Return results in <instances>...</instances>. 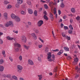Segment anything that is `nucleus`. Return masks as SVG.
<instances>
[{
  "mask_svg": "<svg viewBox=\"0 0 80 80\" xmlns=\"http://www.w3.org/2000/svg\"><path fill=\"white\" fill-rule=\"evenodd\" d=\"M28 12L29 14H32L33 13V11L30 8H28Z\"/></svg>",
  "mask_w": 80,
  "mask_h": 80,
  "instance_id": "1a4fd4ad",
  "label": "nucleus"
},
{
  "mask_svg": "<svg viewBox=\"0 0 80 80\" xmlns=\"http://www.w3.org/2000/svg\"><path fill=\"white\" fill-rule=\"evenodd\" d=\"M19 50V49L18 48H17L15 49V52H18V51Z\"/></svg>",
  "mask_w": 80,
  "mask_h": 80,
  "instance_id": "72a5a7b5",
  "label": "nucleus"
},
{
  "mask_svg": "<svg viewBox=\"0 0 80 80\" xmlns=\"http://www.w3.org/2000/svg\"><path fill=\"white\" fill-rule=\"evenodd\" d=\"M52 51H53V52H58V51H59V50L58 49H57L55 50H52Z\"/></svg>",
  "mask_w": 80,
  "mask_h": 80,
  "instance_id": "79ce46f5",
  "label": "nucleus"
},
{
  "mask_svg": "<svg viewBox=\"0 0 80 80\" xmlns=\"http://www.w3.org/2000/svg\"><path fill=\"white\" fill-rule=\"evenodd\" d=\"M58 12L59 15H60V14L62 13V12H61V11H60V10H58Z\"/></svg>",
  "mask_w": 80,
  "mask_h": 80,
  "instance_id": "49530a36",
  "label": "nucleus"
},
{
  "mask_svg": "<svg viewBox=\"0 0 80 80\" xmlns=\"http://www.w3.org/2000/svg\"><path fill=\"white\" fill-rule=\"evenodd\" d=\"M49 75H53V74L52 72H50L49 74Z\"/></svg>",
  "mask_w": 80,
  "mask_h": 80,
  "instance_id": "338daca9",
  "label": "nucleus"
},
{
  "mask_svg": "<svg viewBox=\"0 0 80 80\" xmlns=\"http://www.w3.org/2000/svg\"><path fill=\"white\" fill-rule=\"evenodd\" d=\"M45 15H47V13L46 12V11H45L44 12Z\"/></svg>",
  "mask_w": 80,
  "mask_h": 80,
  "instance_id": "6e6d98bb",
  "label": "nucleus"
},
{
  "mask_svg": "<svg viewBox=\"0 0 80 80\" xmlns=\"http://www.w3.org/2000/svg\"><path fill=\"white\" fill-rule=\"evenodd\" d=\"M8 15V14L7 13H5L4 14V17H5V18H7Z\"/></svg>",
  "mask_w": 80,
  "mask_h": 80,
  "instance_id": "a878e982",
  "label": "nucleus"
},
{
  "mask_svg": "<svg viewBox=\"0 0 80 80\" xmlns=\"http://www.w3.org/2000/svg\"><path fill=\"white\" fill-rule=\"evenodd\" d=\"M41 2H42V3H45L46 2L45 1L42 0H41Z\"/></svg>",
  "mask_w": 80,
  "mask_h": 80,
  "instance_id": "680f3d73",
  "label": "nucleus"
},
{
  "mask_svg": "<svg viewBox=\"0 0 80 80\" xmlns=\"http://www.w3.org/2000/svg\"><path fill=\"white\" fill-rule=\"evenodd\" d=\"M11 25H13L12 22L9 21L5 24V26L6 27H9V26H10Z\"/></svg>",
  "mask_w": 80,
  "mask_h": 80,
  "instance_id": "7ed1b4c3",
  "label": "nucleus"
},
{
  "mask_svg": "<svg viewBox=\"0 0 80 80\" xmlns=\"http://www.w3.org/2000/svg\"><path fill=\"white\" fill-rule=\"evenodd\" d=\"M45 51L46 53H47L48 52V48H46L45 49Z\"/></svg>",
  "mask_w": 80,
  "mask_h": 80,
  "instance_id": "c9c22d12",
  "label": "nucleus"
},
{
  "mask_svg": "<svg viewBox=\"0 0 80 80\" xmlns=\"http://www.w3.org/2000/svg\"><path fill=\"white\" fill-rule=\"evenodd\" d=\"M67 59L68 60H70V56H68V57L67 58Z\"/></svg>",
  "mask_w": 80,
  "mask_h": 80,
  "instance_id": "864d4df0",
  "label": "nucleus"
},
{
  "mask_svg": "<svg viewBox=\"0 0 80 80\" xmlns=\"http://www.w3.org/2000/svg\"><path fill=\"white\" fill-rule=\"evenodd\" d=\"M57 68L56 67L54 70L53 72H57Z\"/></svg>",
  "mask_w": 80,
  "mask_h": 80,
  "instance_id": "ea45409f",
  "label": "nucleus"
},
{
  "mask_svg": "<svg viewBox=\"0 0 80 80\" xmlns=\"http://www.w3.org/2000/svg\"><path fill=\"white\" fill-rule=\"evenodd\" d=\"M63 24L62 23L61 24V28H63Z\"/></svg>",
  "mask_w": 80,
  "mask_h": 80,
  "instance_id": "4d7b16f0",
  "label": "nucleus"
},
{
  "mask_svg": "<svg viewBox=\"0 0 80 80\" xmlns=\"http://www.w3.org/2000/svg\"><path fill=\"white\" fill-rule=\"evenodd\" d=\"M80 18L78 16L76 18V20H80Z\"/></svg>",
  "mask_w": 80,
  "mask_h": 80,
  "instance_id": "603ef678",
  "label": "nucleus"
},
{
  "mask_svg": "<svg viewBox=\"0 0 80 80\" xmlns=\"http://www.w3.org/2000/svg\"><path fill=\"white\" fill-rule=\"evenodd\" d=\"M35 33H38V30H36L35 31Z\"/></svg>",
  "mask_w": 80,
  "mask_h": 80,
  "instance_id": "052dcab7",
  "label": "nucleus"
},
{
  "mask_svg": "<svg viewBox=\"0 0 80 80\" xmlns=\"http://www.w3.org/2000/svg\"><path fill=\"white\" fill-rule=\"evenodd\" d=\"M74 61L75 62H77L78 61V58H76L74 59Z\"/></svg>",
  "mask_w": 80,
  "mask_h": 80,
  "instance_id": "5701e85b",
  "label": "nucleus"
},
{
  "mask_svg": "<svg viewBox=\"0 0 80 80\" xmlns=\"http://www.w3.org/2000/svg\"><path fill=\"white\" fill-rule=\"evenodd\" d=\"M71 11L72 13H74L75 12V9L74 8H72L71 9Z\"/></svg>",
  "mask_w": 80,
  "mask_h": 80,
  "instance_id": "a211bd4d",
  "label": "nucleus"
},
{
  "mask_svg": "<svg viewBox=\"0 0 80 80\" xmlns=\"http://www.w3.org/2000/svg\"><path fill=\"white\" fill-rule=\"evenodd\" d=\"M43 23V21L42 20H40L38 22V27H41Z\"/></svg>",
  "mask_w": 80,
  "mask_h": 80,
  "instance_id": "20e7f679",
  "label": "nucleus"
},
{
  "mask_svg": "<svg viewBox=\"0 0 80 80\" xmlns=\"http://www.w3.org/2000/svg\"><path fill=\"white\" fill-rule=\"evenodd\" d=\"M7 77L10 78L11 77V75L8 74L7 76Z\"/></svg>",
  "mask_w": 80,
  "mask_h": 80,
  "instance_id": "4c0bfd02",
  "label": "nucleus"
},
{
  "mask_svg": "<svg viewBox=\"0 0 80 80\" xmlns=\"http://www.w3.org/2000/svg\"><path fill=\"white\" fill-rule=\"evenodd\" d=\"M44 8L46 9H48V6H47V4H45L44 5Z\"/></svg>",
  "mask_w": 80,
  "mask_h": 80,
  "instance_id": "c85d7f7f",
  "label": "nucleus"
},
{
  "mask_svg": "<svg viewBox=\"0 0 80 80\" xmlns=\"http://www.w3.org/2000/svg\"><path fill=\"white\" fill-rule=\"evenodd\" d=\"M7 38L8 40H13V38H11L9 36H8Z\"/></svg>",
  "mask_w": 80,
  "mask_h": 80,
  "instance_id": "f3484780",
  "label": "nucleus"
},
{
  "mask_svg": "<svg viewBox=\"0 0 80 80\" xmlns=\"http://www.w3.org/2000/svg\"><path fill=\"white\" fill-rule=\"evenodd\" d=\"M12 78L15 80H18V78H17V77L15 76H12Z\"/></svg>",
  "mask_w": 80,
  "mask_h": 80,
  "instance_id": "cd10ccee",
  "label": "nucleus"
},
{
  "mask_svg": "<svg viewBox=\"0 0 80 80\" xmlns=\"http://www.w3.org/2000/svg\"><path fill=\"white\" fill-rule=\"evenodd\" d=\"M62 22V19H61L59 21V22Z\"/></svg>",
  "mask_w": 80,
  "mask_h": 80,
  "instance_id": "e2e57ef3",
  "label": "nucleus"
},
{
  "mask_svg": "<svg viewBox=\"0 0 80 80\" xmlns=\"http://www.w3.org/2000/svg\"><path fill=\"white\" fill-rule=\"evenodd\" d=\"M42 8H40L39 9V12H42Z\"/></svg>",
  "mask_w": 80,
  "mask_h": 80,
  "instance_id": "3c124183",
  "label": "nucleus"
},
{
  "mask_svg": "<svg viewBox=\"0 0 80 80\" xmlns=\"http://www.w3.org/2000/svg\"><path fill=\"white\" fill-rule=\"evenodd\" d=\"M32 36L33 37V38L34 40L37 39V36L35 35V33H32L31 34Z\"/></svg>",
  "mask_w": 80,
  "mask_h": 80,
  "instance_id": "6e6552de",
  "label": "nucleus"
},
{
  "mask_svg": "<svg viewBox=\"0 0 80 80\" xmlns=\"http://www.w3.org/2000/svg\"><path fill=\"white\" fill-rule=\"evenodd\" d=\"M63 52V50H61L58 53V55H61Z\"/></svg>",
  "mask_w": 80,
  "mask_h": 80,
  "instance_id": "9b49d317",
  "label": "nucleus"
},
{
  "mask_svg": "<svg viewBox=\"0 0 80 80\" xmlns=\"http://www.w3.org/2000/svg\"><path fill=\"white\" fill-rule=\"evenodd\" d=\"M4 62V61H3V59H1L0 60V64H2Z\"/></svg>",
  "mask_w": 80,
  "mask_h": 80,
  "instance_id": "7c9ffc66",
  "label": "nucleus"
},
{
  "mask_svg": "<svg viewBox=\"0 0 80 80\" xmlns=\"http://www.w3.org/2000/svg\"><path fill=\"white\" fill-rule=\"evenodd\" d=\"M28 63L29 64V65H33L34 64L33 61H32V60L30 59H29L28 60Z\"/></svg>",
  "mask_w": 80,
  "mask_h": 80,
  "instance_id": "423d86ee",
  "label": "nucleus"
},
{
  "mask_svg": "<svg viewBox=\"0 0 80 80\" xmlns=\"http://www.w3.org/2000/svg\"><path fill=\"white\" fill-rule=\"evenodd\" d=\"M52 33L53 34V37H55V35H54V33H53V31H52Z\"/></svg>",
  "mask_w": 80,
  "mask_h": 80,
  "instance_id": "13d9d810",
  "label": "nucleus"
},
{
  "mask_svg": "<svg viewBox=\"0 0 80 80\" xmlns=\"http://www.w3.org/2000/svg\"><path fill=\"white\" fill-rule=\"evenodd\" d=\"M66 38H67V39L68 40H70V37L67 36Z\"/></svg>",
  "mask_w": 80,
  "mask_h": 80,
  "instance_id": "c03bdc74",
  "label": "nucleus"
},
{
  "mask_svg": "<svg viewBox=\"0 0 80 80\" xmlns=\"http://www.w3.org/2000/svg\"><path fill=\"white\" fill-rule=\"evenodd\" d=\"M21 13H22V15H25V12H24V11H22L21 12Z\"/></svg>",
  "mask_w": 80,
  "mask_h": 80,
  "instance_id": "e433bc0d",
  "label": "nucleus"
},
{
  "mask_svg": "<svg viewBox=\"0 0 80 80\" xmlns=\"http://www.w3.org/2000/svg\"><path fill=\"white\" fill-rule=\"evenodd\" d=\"M14 46L15 47H20V44L18 43H16L14 44Z\"/></svg>",
  "mask_w": 80,
  "mask_h": 80,
  "instance_id": "f8f14e48",
  "label": "nucleus"
},
{
  "mask_svg": "<svg viewBox=\"0 0 80 80\" xmlns=\"http://www.w3.org/2000/svg\"><path fill=\"white\" fill-rule=\"evenodd\" d=\"M43 17L44 19L46 20H48V17L46 15H44L43 16Z\"/></svg>",
  "mask_w": 80,
  "mask_h": 80,
  "instance_id": "aec40b11",
  "label": "nucleus"
},
{
  "mask_svg": "<svg viewBox=\"0 0 80 80\" xmlns=\"http://www.w3.org/2000/svg\"><path fill=\"white\" fill-rule=\"evenodd\" d=\"M17 72L18 73H21L22 72V69H23V67L22 66L20 65H18L17 66Z\"/></svg>",
  "mask_w": 80,
  "mask_h": 80,
  "instance_id": "f03ea898",
  "label": "nucleus"
},
{
  "mask_svg": "<svg viewBox=\"0 0 80 80\" xmlns=\"http://www.w3.org/2000/svg\"><path fill=\"white\" fill-rule=\"evenodd\" d=\"M2 55H3L4 57H6L5 51H2Z\"/></svg>",
  "mask_w": 80,
  "mask_h": 80,
  "instance_id": "393cba45",
  "label": "nucleus"
},
{
  "mask_svg": "<svg viewBox=\"0 0 80 80\" xmlns=\"http://www.w3.org/2000/svg\"><path fill=\"white\" fill-rule=\"evenodd\" d=\"M34 14L35 16H36V17L37 16V11L35 10L34 12Z\"/></svg>",
  "mask_w": 80,
  "mask_h": 80,
  "instance_id": "bb28decb",
  "label": "nucleus"
},
{
  "mask_svg": "<svg viewBox=\"0 0 80 80\" xmlns=\"http://www.w3.org/2000/svg\"><path fill=\"white\" fill-rule=\"evenodd\" d=\"M15 19V20L16 22H20V18L17 16L16 17V18Z\"/></svg>",
  "mask_w": 80,
  "mask_h": 80,
  "instance_id": "9d476101",
  "label": "nucleus"
},
{
  "mask_svg": "<svg viewBox=\"0 0 80 80\" xmlns=\"http://www.w3.org/2000/svg\"><path fill=\"white\" fill-rule=\"evenodd\" d=\"M21 40L22 41L24 42V43H25L27 41V40L26 39V38L25 36H22L21 37Z\"/></svg>",
  "mask_w": 80,
  "mask_h": 80,
  "instance_id": "39448f33",
  "label": "nucleus"
},
{
  "mask_svg": "<svg viewBox=\"0 0 80 80\" xmlns=\"http://www.w3.org/2000/svg\"><path fill=\"white\" fill-rule=\"evenodd\" d=\"M13 32H14V33H18V31H16L15 30H13Z\"/></svg>",
  "mask_w": 80,
  "mask_h": 80,
  "instance_id": "5fc2aeb1",
  "label": "nucleus"
},
{
  "mask_svg": "<svg viewBox=\"0 0 80 80\" xmlns=\"http://www.w3.org/2000/svg\"><path fill=\"white\" fill-rule=\"evenodd\" d=\"M62 35L63 37H67V36L64 33H62Z\"/></svg>",
  "mask_w": 80,
  "mask_h": 80,
  "instance_id": "c756f323",
  "label": "nucleus"
},
{
  "mask_svg": "<svg viewBox=\"0 0 80 80\" xmlns=\"http://www.w3.org/2000/svg\"><path fill=\"white\" fill-rule=\"evenodd\" d=\"M70 29L72 30H73V27H72V26L71 25H70Z\"/></svg>",
  "mask_w": 80,
  "mask_h": 80,
  "instance_id": "09e8293b",
  "label": "nucleus"
},
{
  "mask_svg": "<svg viewBox=\"0 0 80 80\" xmlns=\"http://www.w3.org/2000/svg\"><path fill=\"white\" fill-rule=\"evenodd\" d=\"M27 3L29 5H31V2L30 1H27Z\"/></svg>",
  "mask_w": 80,
  "mask_h": 80,
  "instance_id": "2f4dec72",
  "label": "nucleus"
},
{
  "mask_svg": "<svg viewBox=\"0 0 80 80\" xmlns=\"http://www.w3.org/2000/svg\"><path fill=\"white\" fill-rule=\"evenodd\" d=\"M19 58L20 60H22V56H20L19 57Z\"/></svg>",
  "mask_w": 80,
  "mask_h": 80,
  "instance_id": "a19ab883",
  "label": "nucleus"
},
{
  "mask_svg": "<svg viewBox=\"0 0 80 80\" xmlns=\"http://www.w3.org/2000/svg\"><path fill=\"white\" fill-rule=\"evenodd\" d=\"M48 56V60L49 62H54V60H55V55L53 54L52 56L51 55V52H48L47 54Z\"/></svg>",
  "mask_w": 80,
  "mask_h": 80,
  "instance_id": "f257e3e1",
  "label": "nucleus"
},
{
  "mask_svg": "<svg viewBox=\"0 0 80 80\" xmlns=\"http://www.w3.org/2000/svg\"><path fill=\"white\" fill-rule=\"evenodd\" d=\"M23 47L24 48L26 49V50H28L29 49V48H30V46H27V45H23Z\"/></svg>",
  "mask_w": 80,
  "mask_h": 80,
  "instance_id": "ddd939ff",
  "label": "nucleus"
},
{
  "mask_svg": "<svg viewBox=\"0 0 80 80\" xmlns=\"http://www.w3.org/2000/svg\"><path fill=\"white\" fill-rule=\"evenodd\" d=\"M64 28L65 30H68V27L64 26Z\"/></svg>",
  "mask_w": 80,
  "mask_h": 80,
  "instance_id": "8fccbe9b",
  "label": "nucleus"
},
{
  "mask_svg": "<svg viewBox=\"0 0 80 80\" xmlns=\"http://www.w3.org/2000/svg\"><path fill=\"white\" fill-rule=\"evenodd\" d=\"M9 59L11 62H13V58L11 57H9Z\"/></svg>",
  "mask_w": 80,
  "mask_h": 80,
  "instance_id": "58836bf2",
  "label": "nucleus"
},
{
  "mask_svg": "<svg viewBox=\"0 0 80 80\" xmlns=\"http://www.w3.org/2000/svg\"><path fill=\"white\" fill-rule=\"evenodd\" d=\"M60 7L61 8H64L65 7V5H64L63 2H62L61 3Z\"/></svg>",
  "mask_w": 80,
  "mask_h": 80,
  "instance_id": "6ab92c4d",
  "label": "nucleus"
},
{
  "mask_svg": "<svg viewBox=\"0 0 80 80\" xmlns=\"http://www.w3.org/2000/svg\"><path fill=\"white\" fill-rule=\"evenodd\" d=\"M38 60L39 62H41V58L40 57L38 58Z\"/></svg>",
  "mask_w": 80,
  "mask_h": 80,
  "instance_id": "a18cd8bd",
  "label": "nucleus"
},
{
  "mask_svg": "<svg viewBox=\"0 0 80 80\" xmlns=\"http://www.w3.org/2000/svg\"><path fill=\"white\" fill-rule=\"evenodd\" d=\"M4 69V67H3L0 66V72H3V70Z\"/></svg>",
  "mask_w": 80,
  "mask_h": 80,
  "instance_id": "2eb2a0df",
  "label": "nucleus"
},
{
  "mask_svg": "<svg viewBox=\"0 0 80 80\" xmlns=\"http://www.w3.org/2000/svg\"><path fill=\"white\" fill-rule=\"evenodd\" d=\"M49 5H50V7H51V6H53V2H50L49 3Z\"/></svg>",
  "mask_w": 80,
  "mask_h": 80,
  "instance_id": "b1692460",
  "label": "nucleus"
},
{
  "mask_svg": "<svg viewBox=\"0 0 80 80\" xmlns=\"http://www.w3.org/2000/svg\"><path fill=\"white\" fill-rule=\"evenodd\" d=\"M4 3L5 4H8V3H9V2H8L7 1H4Z\"/></svg>",
  "mask_w": 80,
  "mask_h": 80,
  "instance_id": "37998d69",
  "label": "nucleus"
},
{
  "mask_svg": "<svg viewBox=\"0 0 80 80\" xmlns=\"http://www.w3.org/2000/svg\"><path fill=\"white\" fill-rule=\"evenodd\" d=\"M38 77L39 78V80H41L42 79V75H38Z\"/></svg>",
  "mask_w": 80,
  "mask_h": 80,
  "instance_id": "412c9836",
  "label": "nucleus"
},
{
  "mask_svg": "<svg viewBox=\"0 0 80 80\" xmlns=\"http://www.w3.org/2000/svg\"><path fill=\"white\" fill-rule=\"evenodd\" d=\"M78 47L79 48V50H80V46L79 45H78Z\"/></svg>",
  "mask_w": 80,
  "mask_h": 80,
  "instance_id": "774afa93",
  "label": "nucleus"
},
{
  "mask_svg": "<svg viewBox=\"0 0 80 80\" xmlns=\"http://www.w3.org/2000/svg\"><path fill=\"white\" fill-rule=\"evenodd\" d=\"M3 43V41L2 39H0V44H2Z\"/></svg>",
  "mask_w": 80,
  "mask_h": 80,
  "instance_id": "de8ad7c7",
  "label": "nucleus"
},
{
  "mask_svg": "<svg viewBox=\"0 0 80 80\" xmlns=\"http://www.w3.org/2000/svg\"><path fill=\"white\" fill-rule=\"evenodd\" d=\"M30 22H28V24H29V25H32V24Z\"/></svg>",
  "mask_w": 80,
  "mask_h": 80,
  "instance_id": "69168bd1",
  "label": "nucleus"
},
{
  "mask_svg": "<svg viewBox=\"0 0 80 80\" xmlns=\"http://www.w3.org/2000/svg\"><path fill=\"white\" fill-rule=\"evenodd\" d=\"M50 2V0H46V2L47 3H49V2Z\"/></svg>",
  "mask_w": 80,
  "mask_h": 80,
  "instance_id": "bf43d9fd",
  "label": "nucleus"
},
{
  "mask_svg": "<svg viewBox=\"0 0 80 80\" xmlns=\"http://www.w3.org/2000/svg\"><path fill=\"white\" fill-rule=\"evenodd\" d=\"M15 7H16V8H19L20 6L18 4H16L15 5Z\"/></svg>",
  "mask_w": 80,
  "mask_h": 80,
  "instance_id": "473e14b6",
  "label": "nucleus"
},
{
  "mask_svg": "<svg viewBox=\"0 0 80 80\" xmlns=\"http://www.w3.org/2000/svg\"><path fill=\"white\" fill-rule=\"evenodd\" d=\"M18 1V4H21L23 2V1L22 0H17Z\"/></svg>",
  "mask_w": 80,
  "mask_h": 80,
  "instance_id": "dca6fc26",
  "label": "nucleus"
},
{
  "mask_svg": "<svg viewBox=\"0 0 80 80\" xmlns=\"http://www.w3.org/2000/svg\"><path fill=\"white\" fill-rule=\"evenodd\" d=\"M11 17L13 19H15L17 16H16L14 14H12L11 15Z\"/></svg>",
  "mask_w": 80,
  "mask_h": 80,
  "instance_id": "4468645a",
  "label": "nucleus"
},
{
  "mask_svg": "<svg viewBox=\"0 0 80 80\" xmlns=\"http://www.w3.org/2000/svg\"><path fill=\"white\" fill-rule=\"evenodd\" d=\"M11 7H12V6L11 5H9L8 6L7 8H8L10 9L11 8Z\"/></svg>",
  "mask_w": 80,
  "mask_h": 80,
  "instance_id": "f704fd0d",
  "label": "nucleus"
},
{
  "mask_svg": "<svg viewBox=\"0 0 80 80\" xmlns=\"http://www.w3.org/2000/svg\"><path fill=\"white\" fill-rule=\"evenodd\" d=\"M64 48L66 51H69V48L67 47H64Z\"/></svg>",
  "mask_w": 80,
  "mask_h": 80,
  "instance_id": "4be33fe9",
  "label": "nucleus"
},
{
  "mask_svg": "<svg viewBox=\"0 0 80 80\" xmlns=\"http://www.w3.org/2000/svg\"><path fill=\"white\" fill-rule=\"evenodd\" d=\"M49 17H50V18H51V20L53 21V20L54 19V18H53V14L52 13L50 12L49 13Z\"/></svg>",
  "mask_w": 80,
  "mask_h": 80,
  "instance_id": "0eeeda50",
  "label": "nucleus"
},
{
  "mask_svg": "<svg viewBox=\"0 0 80 80\" xmlns=\"http://www.w3.org/2000/svg\"><path fill=\"white\" fill-rule=\"evenodd\" d=\"M42 45H41L40 46H39V48H42Z\"/></svg>",
  "mask_w": 80,
  "mask_h": 80,
  "instance_id": "0e129e2a",
  "label": "nucleus"
}]
</instances>
